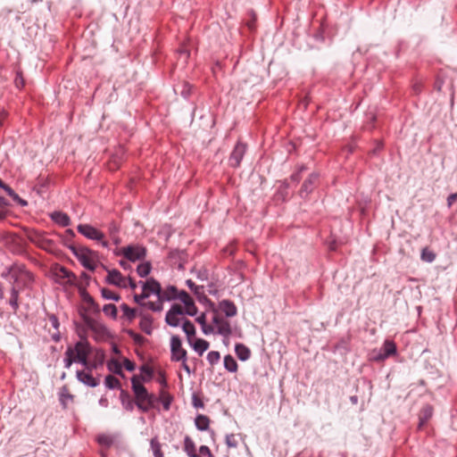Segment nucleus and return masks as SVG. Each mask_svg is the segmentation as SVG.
Returning a JSON list of instances; mask_svg holds the SVG:
<instances>
[{"instance_id": "cd10ccee", "label": "nucleus", "mask_w": 457, "mask_h": 457, "mask_svg": "<svg viewBox=\"0 0 457 457\" xmlns=\"http://www.w3.org/2000/svg\"><path fill=\"white\" fill-rule=\"evenodd\" d=\"M436 254L428 247H424L421 250L420 259L425 262H433L436 260Z\"/></svg>"}, {"instance_id": "a19ab883", "label": "nucleus", "mask_w": 457, "mask_h": 457, "mask_svg": "<svg viewBox=\"0 0 457 457\" xmlns=\"http://www.w3.org/2000/svg\"><path fill=\"white\" fill-rule=\"evenodd\" d=\"M140 327L141 328L146 332L147 334H150L151 332V320L146 318V317H143L141 321H140Z\"/></svg>"}, {"instance_id": "a18cd8bd", "label": "nucleus", "mask_w": 457, "mask_h": 457, "mask_svg": "<svg viewBox=\"0 0 457 457\" xmlns=\"http://www.w3.org/2000/svg\"><path fill=\"white\" fill-rule=\"evenodd\" d=\"M192 402H193V405L195 408H203L204 407V402L197 395H193Z\"/></svg>"}, {"instance_id": "2eb2a0df", "label": "nucleus", "mask_w": 457, "mask_h": 457, "mask_svg": "<svg viewBox=\"0 0 457 457\" xmlns=\"http://www.w3.org/2000/svg\"><path fill=\"white\" fill-rule=\"evenodd\" d=\"M219 311L224 312L226 317H234L237 312L236 305L228 300H223L220 303Z\"/></svg>"}, {"instance_id": "3c124183", "label": "nucleus", "mask_w": 457, "mask_h": 457, "mask_svg": "<svg viewBox=\"0 0 457 457\" xmlns=\"http://www.w3.org/2000/svg\"><path fill=\"white\" fill-rule=\"evenodd\" d=\"M15 83L17 87H22L23 86V79L21 77L17 76L15 79Z\"/></svg>"}, {"instance_id": "4be33fe9", "label": "nucleus", "mask_w": 457, "mask_h": 457, "mask_svg": "<svg viewBox=\"0 0 457 457\" xmlns=\"http://www.w3.org/2000/svg\"><path fill=\"white\" fill-rule=\"evenodd\" d=\"M184 451L189 457H200L196 453V448L193 440L189 436L185 437Z\"/></svg>"}, {"instance_id": "6e6d98bb", "label": "nucleus", "mask_w": 457, "mask_h": 457, "mask_svg": "<svg viewBox=\"0 0 457 457\" xmlns=\"http://www.w3.org/2000/svg\"><path fill=\"white\" fill-rule=\"evenodd\" d=\"M163 407H164V409H165L166 411H168V410H169V408H170V401H169V400H164V401H163Z\"/></svg>"}, {"instance_id": "37998d69", "label": "nucleus", "mask_w": 457, "mask_h": 457, "mask_svg": "<svg viewBox=\"0 0 457 457\" xmlns=\"http://www.w3.org/2000/svg\"><path fill=\"white\" fill-rule=\"evenodd\" d=\"M140 370L143 379L151 378L153 370L148 365H142Z\"/></svg>"}, {"instance_id": "e433bc0d", "label": "nucleus", "mask_w": 457, "mask_h": 457, "mask_svg": "<svg viewBox=\"0 0 457 457\" xmlns=\"http://www.w3.org/2000/svg\"><path fill=\"white\" fill-rule=\"evenodd\" d=\"M4 189L13 200L18 201L21 205H25L27 204L25 201L21 200L9 186H4Z\"/></svg>"}, {"instance_id": "5fc2aeb1", "label": "nucleus", "mask_w": 457, "mask_h": 457, "mask_svg": "<svg viewBox=\"0 0 457 457\" xmlns=\"http://www.w3.org/2000/svg\"><path fill=\"white\" fill-rule=\"evenodd\" d=\"M127 281L132 289H134L136 287V283L131 278L127 279Z\"/></svg>"}, {"instance_id": "423d86ee", "label": "nucleus", "mask_w": 457, "mask_h": 457, "mask_svg": "<svg viewBox=\"0 0 457 457\" xmlns=\"http://www.w3.org/2000/svg\"><path fill=\"white\" fill-rule=\"evenodd\" d=\"M72 253L87 270H94L98 262L97 253L85 246H72Z\"/></svg>"}, {"instance_id": "412c9836", "label": "nucleus", "mask_w": 457, "mask_h": 457, "mask_svg": "<svg viewBox=\"0 0 457 457\" xmlns=\"http://www.w3.org/2000/svg\"><path fill=\"white\" fill-rule=\"evenodd\" d=\"M51 218L55 223L62 227H66L70 224V217L64 212H54L51 214Z\"/></svg>"}, {"instance_id": "052dcab7", "label": "nucleus", "mask_w": 457, "mask_h": 457, "mask_svg": "<svg viewBox=\"0 0 457 457\" xmlns=\"http://www.w3.org/2000/svg\"><path fill=\"white\" fill-rule=\"evenodd\" d=\"M5 217V213L2 211H0V220L4 219Z\"/></svg>"}, {"instance_id": "c85d7f7f", "label": "nucleus", "mask_w": 457, "mask_h": 457, "mask_svg": "<svg viewBox=\"0 0 457 457\" xmlns=\"http://www.w3.org/2000/svg\"><path fill=\"white\" fill-rule=\"evenodd\" d=\"M210 420L205 415H198L195 418V426L200 430H206L209 427Z\"/></svg>"}, {"instance_id": "c9c22d12", "label": "nucleus", "mask_w": 457, "mask_h": 457, "mask_svg": "<svg viewBox=\"0 0 457 457\" xmlns=\"http://www.w3.org/2000/svg\"><path fill=\"white\" fill-rule=\"evenodd\" d=\"M108 369L110 371L120 374L121 373V365L120 363L116 360H112L108 362Z\"/></svg>"}, {"instance_id": "58836bf2", "label": "nucleus", "mask_w": 457, "mask_h": 457, "mask_svg": "<svg viewBox=\"0 0 457 457\" xmlns=\"http://www.w3.org/2000/svg\"><path fill=\"white\" fill-rule=\"evenodd\" d=\"M20 291H17L16 289H12L11 292V298H10V304L12 307L16 310L18 308V296H19Z\"/></svg>"}, {"instance_id": "4c0bfd02", "label": "nucleus", "mask_w": 457, "mask_h": 457, "mask_svg": "<svg viewBox=\"0 0 457 457\" xmlns=\"http://www.w3.org/2000/svg\"><path fill=\"white\" fill-rule=\"evenodd\" d=\"M220 359V354L217 351H211L207 354V360L210 362L211 365L216 364Z\"/></svg>"}, {"instance_id": "f704fd0d", "label": "nucleus", "mask_w": 457, "mask_h": 457, "mask_svg": "<svg viewBox=\"0 0 457 457\" xmlns=\"http://www.w3.org/2000/svg\"><path fill=\"white\" fill-rule=\"evenodd\" d=\"M103 312L105 315L115 318L117 315V308L114 304H106L104 306Z\"/></svg>"}, {"instance_id": "603ef678", "label": "nucleus", "mask_w": 457, "mask_h": 457, "mask_svg": "<svg viewBox=\"0 0 457 457\" xmlns=\"http://www.w3.org/2000/svg\"><path fill=\"white\" fill-rule=\"evenodd\" d=\"M99 442L101 444H105V445H109L110 444V440L108 439V437L106 436H101L99 437Z\"/></svg>"}, {"instance_id": "6ab92c4d", "label": "nucleus", "mask_w": 457, "mask_h": 457, "mask_svg": "<svg viewBox=\"0 0 457 457\" xmlns=\"http://www.w3.org/2000/svg\"><path fill=\"white\" fill-rule=\"evenodd\" d=\"M317 181L318 175L315 173L311 174L310 177L303 182L302 186V189L300 191L301 195H303V194H305V195H307L309 192L312 190Z\"/></svg>"}, {"instance_id": "9d476101", "label": "nucleus", "mask_w": 457, "mask_h": 457, "mask_svg": "<svg viewBox=\"0 0 457 457\" xmlns=\"http://www.w3.org/2000/svg\"><path fill=\"white\" fill-rule=\"evenodd\" d=\"M55 280L62 285H75L76 276L63 266H56L54 269Z\"/></svg>"}, {"instance_id": "9b49d317", "label": "nucleus", "mask_w": 457, "mask_h": 457, "mask_svg": "<svg viewBox=\"0 0 457 457\" xmlns=\"http://www.w3.org/2000/svg\"><path fill=\"white\" fill-rule=\"evenodd\" d=\"M120 252L130 262L143 260L146 253L145 248L140 245H128L123 247Z\"/></svg>"}, {"instance_id": "c03bdc74", "label": "nucleus", "mask_w": 457, "mask_h": 457, "mask_svg": "<svg viewBox=\"0 0 457 457\" xmlns=\"http://www.w3.org/2000/svg\"><path fill=\"white\" fill-rule=\"evenodd\" d=\"M200 457H214L212 453L210 448L205 445H202L199 449V454Z\"/></svg>"}, {"instance_id": "4468645a", "label": "nucleus", "mask_w": 457, "mask_h": 457, "mask_svg": "<svg viewBox=\"0 0 457 457\" xmlns=\"http://www.w3.org/2000/svg\"><path fill=\"white\" fill-rule=\"evenodd\" d=\"M87 371H84V370H79L77 371V378L79 379V381H80L81 383L87 385V386H89L91 387H96L97 385H98V381L93 378V376L90 374V371L89 370H87Z\"/></svg>"}, {"instance_id": "f8f14e48", "label": "nucleus", "mask_w": 457, "mask_h": 457, "mask_svg": "<svg viewBox=\"0 0 457 457\" xmlns=\"http://www.w3.org/2000/svg\"><path fill=\"white\" fill-rule=\"evenodd\" d=\"M106 279L108 283L120 287H127L128 286L127 278L118 270H109Z\"/></svg>"}, {"instance_id": "6e6552de", "label": "nucleus", "mask_w": 457, "mask_h": 457, "mask_svg": "<svg viewBox=\"0 0 457 457\" xmlns=\"http://www.w3.org/2000/svg\"><path fill=\"white\" fill-rule=\"evenodd\" d=\"M78 231L88 239L96 240L101 244L102 246L107 248L109 243L105 240L104 234L96 228L89 224H79L77 227Z\"/></svg>"}, {"instance_id": "aec40b11", "label": "nucleus", "mask_w": 457, "mask_h": 457, "mask_svg": "<svg viewBox=\"0 0 457 457\" xmlns=\"http://www.w3.org/2000/svg\"><path fill=\"white\" fill-rule=\"evenodd\" d=\"M194 350L198 353L199 355H202L208 348H209V342H207L204 339L202 338H194L192 340V344H190Z\"/></svg>"}, {"instance_id": "dca6fc26", "label": "nucleus", "mask_w": 457, "mask_h": 457, "mask_svg": "<svg viewBox=\"0 0 457 457\" xmlns=\"http://www.w3.org/2000/svg\"><path fill=\"white\" fill-rule=\"evenodd\" d=\"M433 415V408L430 405L424 406L419 414V429H421L423 426L428 422V420L432 417Z\"/></svg>"}, {"instance_id": "13d9d810", "label": "nucleus", "mask_w": 457, "mask_h": 457, "mask_svg": "<svg viewBox=\"0 0 457 457\" xmlns=\"http://www.w3.org/2000/svg\"><path fill=\"white\" fill-rule=\"evenodd\" d=\"M125 404L126 409L131 410L133 407V404L130 401H129L127 403H123Z\"/></svg>"}, {"instance_id": "2f4dec72", "label": "nucleus", "mask_w": 457, "mask_h": 457, "mask_svg": "<svg viewBox=\"0 0 457 457\" xmlns=\"http://www.w3.org/2000/svg\"><path fill=\"white\" fill-rule=\"evenodd\" d=\"M105 386L110 389L117 388L120 386V381L114 376L108 375L105 378Z\"/></svg>"}, {"instance_id": "c756f323", "label": "nucleus", "mask_w": 457, "mask_h": 457, "mask_svg": "<svg viewBox=\"0 0 457 457\" xmlns=\"http://www.w3.org/2000/svg\"><path fill=\"white\" fill-rule=\"evenodd\" d=\"M238 434H230L226 436V445L228 448H237L239 443Z\"/></svg>"}, {"instance_id": "79ce46f5", "label": "nucleus", "mask_w": 457, "mask_h": 457, "mask_svg": "<svg viewBox=\"0 0 457 457\" xmlns=\"http://www.w3.org/2000/svg\"><path fill=\"white\" fill-rule=\"evenodd\" d=\"M102 295L106 299H113V300H116V301L119 300V295H117L112 290H109V289H106V288L102 289Z\"/></svg>"}, {"instance_id": "a878e982", "label": "nucleus", "mask_w": 457, "mask_h": 457, "mask_svg": "<svg viewBox=\"0 0 457 457\" xmlns=\"http://www.w3.org/2000/svg\"><path fill=\"white\" fill-rule=\"evenodd\" d=\"M224 367L229 372H236L238 368L236 360L231 355L224 357Z\"/></svg>"}, {"instance_id": "bf43d9fd", "label": "nucleus", "mask_w": 457, "mask_h": 457, "mask_svg": "<svg viewBox=\"0 0 457 457\" xmlns=\"http://www.w3.org/2000/svg\"><path fill=\"white\" fill-rule=\"evenodd\" d=\"M6 204V203H5L4 198H3V197H1V196H0V205H4V204Z\"/></svg>"}, {"instance_id": "f257e3e1", "label": "nucleus", "mask_w": 457, "mask_h": 457, "mask_svg": "<svg viewBox=\"0 0 457 457\" xmlns=\"http://www.w3.org/2000/svg\"><path fill=\"white\" fill-rule=\"evenodd\" d=\"M196 312L197 308L192 297L187 292L179 291L173 287V327L181 325L189 344H192V340L195 337V328L194 324L187 320H179L175 316L182 313L194 316Z\"/></svg>"}, {"instance_id": "f03ea898", "label": "nucleus", "mask_w": 457, "mask_h": 457, "mask_svg": "<svg viewBox=\"0 0 457 457\" xmlns=\"http://www.w3.org/2000/svg\"><path fill=\"white\" fill-rule=\"evenodd\" d=\"M90 353L91 347L87 340H80L74 346L68 347L64 358L65 368H70L73 362H79L85 366L86 370L96 369V363H91L88 361Z\"/></svg>"}, {"instance_id": "4d7b16f0", "label": "nucleus", "mask_w": 457, "mask_h": 457, "mask_svg": "<svg viewBox=\"0 0 457 457\" xmlns=\"http://www.w3.org/2000/svg\"><path fill=\"white\" fill-rule=\"evenodd\" d=\"M120 266H122L124 269H127L129 266L128 261H120Z\"/></svg>"}, {"instance_id": "5701e85b", "label": "nucleus", "mask_w": 457, "mask_h": 457, "mask_svg": "<svg viewBox=\"0 0 457 457\" xmlns=\"http://www.w3.org/2000/svg\"><path fill=\"white\" fill-rule=\"evenodd\" d=\"M120 228L115 222H111L108 226V233L111 239L117 245L120 244V238L119 237Z\"/></svg>"}, {"instance_id": "69168bd1", "label": "nucleus", "mask_w": 457, "mask_h": 457, "mask_svg": "<svg viewBox=\"0 0 457 457\" xmlns=\"http://www.w3.org/2000/svg\"><path fill=\"white\" fill-rule=\"evenodd\" d=\"M57 322V320L54 318V323L55 324Z\"/></svg>"}, {"instance_id": "1a4fd4ad", "label": "nucleus", "mask_w": 457, "mask_h": 457, "mask_svg": "<svg viewBox=\"0 0 457 457\" xmlns=\"http://www.w3.org/2000/svg\"><path fill=\"white\" fill-rule=\"evenodd\" d=\"M27 237L31 243L44 250L52 252L54 249V241L47 238L46 235L40 231L34 229L29 230L27 232Z\"/></svg>"}, {"instance_id": "de8ad7c7", "label": "nucleus", "mask_w": 457, "mask_h": 457, "mask_svg": "<svg viewBox=\"0 0 457 457\" xmlns=\"http://www.w3.org/2000/svg\"><path fill=\"white\" fill-rule=\"evenodd\" d=\"M457 201V193L451 194L447 197V205L451 207Z\"/></svg>"}, {"instance_id": "39448f33", "label": "nucleus", "mask_w": 457, "mask_h": 457, "mask_svg": "<svg viewBox=\"0 0 457 457\" xmlns=\"http://www.w3.org/2000/svg\"><path fill=\"white\" fill-rule=\"evenodd\" d=\"M132 389L136 396V403L139 409L144 411L149 410L153 405L152 396L147 393L143 386L141 378L134 376L132 378Z\"/></svg>"}, {"instance_id": "680f3d73", "label": "nucleus", "mask_w": 457, "mask_h": 457, "mask_svg": "<svg viewBox=\"0 0 457 457\" xmlns=\"http://www.w3.org/2000/svg\"><path fill=\"white\" fill-rule=\"evenodd\" d=\"M178 269H179V270H183V269H184V266H183V263H182V262H179V263L178 264Z\"/></svg>"}, {"instance_id": "864d4df0", "label": "nucleus", "mask_w": 457, "mask_h": 457, "mask_svg": "<svg viewBox=\"0 0 457 457\" xmlns=\"http://www.w3.org/2000/svg\"><path fill=\"white\" fill-rule=\"evenodd\" d=\"M186 87H187V89L182 91V94L184 95V96H188L190 93V87L188 85H186Z\"/></svg>"}, {"instance_id": "bb28decb", "label": "nucleus", "mask_w": 457, "mask_h": 457, "mask_svg": "<svg viewBox=\"0 0 457 457\" xmlns=\"http://www.w3.org/2000/svg\"><path fill=\"white\" fill-rule=\"evenodd\" d=\"M73 399H74V396H73V395H71L70 393L69 388L66 386H62V389H61V393H60V401H61V403L64 406H66L68 402H72Z\"/></svg>"}, {"instance_id": "09e8293b", "label": "nucleus", "mask_w": 457, "mask_h": 457, "mask_svg": "<svg viewBox=\"0 0 457 457\" xmlns=\"http://www.w3.org/2000/svg\"><path fill=\"white\" fill-rule=\"evenodd\" d=\"M104 355L103 352L97 351L96 353V361L93 363H96V365L98 363H102L104 361Z\"/></svg>"}, {"instance_id": "49530a36", "label": "nucleus", "mask_w": 457, "mask_h": 457, "mask_svg": "<svg viewBox=\"0 0 457 457\" xmlns=\"http://www.w3.org/2000/svg\"><path fill=\"white\" fill-rule=\"evenodd\" d=\"M123 366L127 370L132 371L135 369V364L133 361H129V359H124L123 361Z\"/></svg>"}, {"instance_id": "473e14b6", "label": "nucleus", "mask_w": 457, "mask_h": 457, "mask_svg": "<svg viewBox=\"0 0 457 457\" xmlns=\"http://www.w3.org/2000/svg\"><path fill=\"white\" fill-rule=\"evenodd\" d=\"M123 315L126 316L129 320H133L136 317V310L131 309L127 304L123 303L120 306Z\"/></svg>"}, {"instance_id": "338daca9", "label": "nucleus", "mask_w": 457, "mask_h": 457, "mask_svg": "<svg viewBox=\"0 0 457 457\" xmlns=\"http://www.w3.org/2000/svg\"><path fill=\"white\" fill-rule=\"evenodd\" d=\"M3 295V292H2V289L0 288V295L2 296Z\"/></svg>"}, {"instance_id": "20e7f679", "label": "nucleus", "mask_w": 457, "mask_h": 457, "mask_svg": "<svg viewBox=\"0 0 457 457\" xmlns=\"http://www.w3.org/2000/svg\"><path fill=\"white\" fill-rule=\"evenodd\" d=\"M151 294L155 295L157 300L156 301H149L145 305H147L149 309L153 311H161L162 309V296L161 294V287L158 282L154 279H149L146 282L143 283V292L140 295H136L134 296L135 301L138 303L148 297Z\"/></svg>"}, {"instance_id": "ddd939ff", "label": "nucleus", "mask_w": 457, "mask_h": 457, "mask_svg": "<svg viewBox=\"0 0 457 457\" xmlns=\"http://www.w3.org/2000/svg\"><path fill=\"white\" fill-rule=\"evenodd\" d=\"M245 148H246L245 145H244L242 143H237L236 145L233 152L231 153L230 158H229L231 166H233V167L239 166L240 162L245 153Z\"/></svg>"}, {"instance_id": "8fccbe9b", "label": "nucleus", "mask_w": 457, "mask_h": 457, "mask_svg": "<svg viewBox=\"0 0 457 457\" xmlns=\"http://www.w3.org/2000/svg\"><path fill=\"white\" fill-rule=\"evenodd\" d=\"M165 320H166V322H167L169 325H171V309H170V310L166 312Z\"/></svg>"}, {"instance_id": "ea45409f", "label": "nucleus", "mask_w": 457, "mask_h": 457, "mask_svg": "<svg viewBox=\"0 0 457 457\" xmlns=\"http://www.w3.org/2000/svg\"><path fill=\"white\" fill-rule=\"evenodd\" d=\"M151 447L154 452V457H162V453H161L160 449V445L155 438L151 440Z\"/></svg>"}, {"instance_id": "393cba45", "label": "nucleus", "mask_w": 457, "mask_h": 457, "mask_svg": "<svg viewBox=\"0 0 457 457\" xmlns=\"http://www.w3.org/2000/svg\"><path fill=\"white\" fill-rule=\"evenodd\" d=\"M87 326L93 331H96L99 335H104L105 332V328L99 322L94 320L93 319H86Z\"/></svg>"}, {"instance_id": "774afa93", "label": "nucleus", "mask_w": 457, "mask_h": 457, "mask_svg": "<svg viewBox=\"0 0 457 457\" xmlns=\"http://www.w3.org/2000/svg\"><path fill=\"white\" fill-rule=\"evenodd\" d=\"M2 126V120H0V127Z\"/></svg>"}, {"instance_id": "0e129e2a", "label": "nucleus", "mask_w": 457, "mask_h": 457, "mask_svg": "<svg viewBox=\"0 0 457 457\" xmlns=\"http://www.w3.org/2000/svg\"><path fill=\"white\" fill-rule=\"evenodd\" d=\"M187 284L189 285V287H192L194 284L191 282V280H188L187 281Z\"/></svg>"}, {"instance_id": "72a5a7b5", "label": "nucleus", "mask_w": 457, "mask_h": 457, "mask_svg": "<svg viewBox=\"0 0 457 457\" xmlns=\"http://www.w3.org/2000/svg\"><path fill=\"white\" fill-rule=\"evenodd\" d=\"M384 351L386 357L394 354L396 351L395 345L391 341H386L384 344Z\"/></svg>"}, {"instance_id": "0eeeda50", "label": "nucleus", "mask_w": 457, "mask_h": 457, "mask_svg": "<svg viewBox=\"0 0 457 457\" xmlns=\"http://www.w3.org/2000/svg\"><path fill=\"white\" fill-rule=\"evenodd\" d=\"M210 313L212 316L211 327L214 328V333L221 335L224 337H228L231 334L230 323L213 305H212Z\"/></svg>"}, {"instance_id": "b1692460", "label": "nucleus", "mask_w": 457, "mask_h": 457, "mask_svg": "<svg viewBox=\"0 0 457 457\" xmlns=\"http://www.w3.org/2000/svg\"><path fill=\"white\" fill-rule=\"evenodd\" d=\"M235 351H236V353H237V356L238 357V359H240L241 361H246L249 359L250 355H251V352L249 350L248 347H246L245 345L243 344H237L236 345V348H235Z\"/></svg>"}, {"instance_id": "f3484780", "label": "nucleus", "mask_w": 457, "mask_h": 457, "mask_svg": "<svg viewBox=\"0 0 457 457\" xmlns=\"http://www.w3.org/2000/svg\"><path fill=\"white\" fill-rule=\"evenodd\" d=\"M196 322L201 326L202 331L204 335L214 333V328L211 327V323H207V313L203 312L195 319Z\"/></svg>"}, {"instance_id": "7c9ffc66", "label": "nucleus", "mask_w": 457, "mask_h": 457, "mask_svg": "<svg viewBox=\"0 0 457 457\" xmlns=\"http://www.w3.org/2000/svg\"><path fill=\"white\" fill-rule=\"evenodd\" d=\"M151 271V264L150 262H143L137 265V274L144 278L146 277Z\"/></svg>"}, {"instance_id": "e2e57ef3", "label": "nucleus", "mask_w": 457, "mask_h": 457, "mask_svg": "<svg viewBox=\"0 0 457 457\" xmlns=\"http://www.w3.org/2000/svg\"><path fill=\"white\" fill-rule=\"evenodd\" d=\"M4 186L6 185L0 179V187L4 188Z\"/></svg>"}, {"instance_id": "7ed1b4c3", "label": "nucleus", "mask_w": 457, "mask_h": 457, "mask_svg": "<svg viewBox=\"0 0 457 457\" xmlns=\"http://www.w3.org/2000/svg\"><path fill=\"white\" fill-rule=\"evenodd\" d=\"M4 276L12 284V289L17 291L28 287L33 281L32 274L24 266L18 264L12 265Z\"/></svg>"}, {"instance_id": "a211bd4d", "label": "nucleus", "mask_w": 457, "mask_h": 457, "mask_svg": "<svg viewBox=\"0 0 457 457\" xmlns=\"http://www.w3.org/2000/svg\"><path fill=\"white\" fill-rule=\"evenodd\" d=\"M187 354L186 350L181 347V341L179 337L173 336V360L179 361Z\"/></svg>"}]
</instances>
